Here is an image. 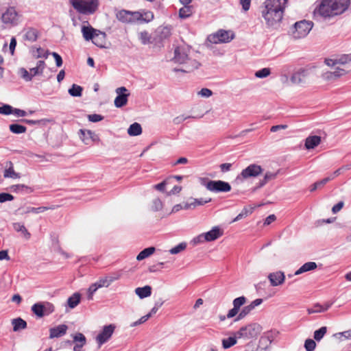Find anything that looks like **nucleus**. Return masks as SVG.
Instances as JSON below:
<instances>
[{
	"label": "nucleus",
	"instance_id": "423d86ee",
	"mask_svg": "<svg viewBox=\"0 0 351 351\" xmlns=\"http://www.w3.org/2000/svg\"><path fill=\"white\" fill-rule=\"evenodd\" d=\"M21 14L16 11L15 7L8 8L3 13L1 17V22L5 27H12L16 26L21 21Z\"/></svg>",
	"mask_w": 351,
	"mask_h": 351
},
{
	"label": "nucleus",
	"instance_id": "9d476101",
	"mask_svg": "<svg viewBox=\"0 0 351 351\" xmlns=\"http://www.w3.org/2000/svg\"><path fill=\"white\" fill-rule=\"evenodd\" d=\"M262 172L263 169L260 165L252 164L242 170L241 173L237 176V180L242 181L250 178L257 177L262 173Z\"/></svg>",
	"mask_w": 351,
	"mask_h": 351
},
{
	"label": "nucleus",
	"instance_id": "c756f323",
	"mask_svg": "<svg viewBox=\"0 0 351 351\" xmlns=\"http://www.w3.org/2000/svg\"><path fill=\"white\" fill-rule=\"evenodd\" d=\"M14 229L18 232H21V235L27 240H28L31 237V234L28 232L25 226L21 223H14L13 224Z\"/></svg>",
	"mask_w": 351,
	"mask_h": 351
},
{
	"label": "nucleus",
	"instance_id": "f704fd0d",
	"mask_svg": "<svg viewBox=\"0 0 351 351\" xmlns=\"http://www.w3.org/2000/svg\"><path fill=\"white\" fill-rule=\"evenodd\" d=\"M156 251L154 247H149L142 250L137 256L136 259L138 261H142L151 255H152Z\"/></svg>",
	"mask_w": 351,
	"mask_h": 351
},
{
	"label": "nucleus",
	"instance_id": "3c124183",
	"mask_svg": "<svg viewBox=\"0 0 351 351\" xmlns=\"http://www.w3.org/2000/svg\"><path fill=\"white\" fill-rule=\"evenodd\" d=\"M204 242H207L205 237V234L202 233L195 238L193 239L191 243L193 244V245H197L200 243H203Z\"/></svg>",
	"mask_w": 351,
	"mask_h": 351
},
{
	"label": "nucleus",
	"instance_id": "603ef678",
	"mask_svg": "<svg viewBox=\"0 0 351 351\" xmlns=\"http://www.w3.org/2000/svg\"><path fill=\"white\" fill-rule=\"evenodd\" d=\"M99 289V287H97V282H95L92 284L88 289V299L92 300L93 294L97 291V290Z\"/></svg>",
	"mask_w": 351,
	"mask_h": 351
},
{
	"label": "nucleus",
	"instance_id": "5fc2aeb1",
	"mask_svg": "<svg viewBox=\"0 0 351 351\" xmlns=\"http://www.w3.org/2000/svg\"><path fill=\"white\" fill-rule=\"evenodd\" d=\"M0 113L3 114H10L12 113V107L10 105L3 104L0 106Z\"/></svg>",
	"mask_w": 351,
	"mask_h": 351
},
{
	"label": "nucleus",
	"instance_id": "4be33fe9",
	"mask_svg": "<svg viewBox=\"0 0 351 351\" xmlns=\"http://www.w3.org/2000/svg\"><path fill=\"white\" fill-rule=\"evenodd\" d=\"M5 168V169L3 172L4 178L17 179L21 177L19 173L15 172L13 163L11 161L6 162Z\"/></svg>",
	"mask_w": 351,
	"mask_h": 351
},
{
	"label": "nucleus",
	"instance_id": "49530a36",
	"mask_svg": "<svg viewBox=\"0 0 351 351\" xmlns=\"http://www.w3.org/2000/svg\"><path fill=\"white\" fill-rule=\"evenodd\" d=\"M271 73L269 68H263L255 73V76L258 78H264L269 76Z\"/></svg>",
	"mask_w": 351,
	"mask_h": 351
},
{
	"label": "nucleus",
	"instance_id": "2eb2a0df",
	"mask_svg": "<svg viewBox=\"0 0 351 351\" xmlns=\"http://www.w3.org/2000/svg\"><path fill=\"white\" fill-rule=\"evenodd\" d=\"M116 93L118 95L114 99L115 106L117 108H121L126 105L128 102V98L130 95V93H128L126 88L123 86L117 88Z\"/></svg>",
	"mask_w": 351,
	"mask_h": 351
},
{
	"label": "nucleus",
	"instance_id": "09e8293b",
	"mask_svg": "<svg viewBox=\"0 0 351 351\" xmlns=\"http://www.w3.org/2000/svg\"><path fill=\"white\" fill-rule=\"evenodd\" d=\"M186 247V244L185 243H181L179 245H178L177 246L171 248L169 252L172 254H178L180 252L185 250Z\"/></svg>",
	"mask_w": 351,
	"mask_h": 351
},
{
	"label": "nucleus",
	"instance_id": "c85d7f7f",
	"mask_svg": "<svg viewBox=\"0 0 351 351\" xmlns=\"http://www.w3.org/2000/svg\"><path fill=\"white\" fill-rule=\"evenodd\" d=\"M38 32L37 29L32 27H28L25 29L24 38L29 42H34L38 38Z\"/></svg>",
	"mask_w": 351,
	"mask_h": 351
},
{
	"label": "nucleus",
	"instance_id": "a19ab883",
	"mask_svg": "<svg viewBox=\"0 0 351 351\" xmlns=\"http://www.w3.org/2000/svg\"><path fill=\"white\" fill-rule=\"evenodd\" d=\"M9 128L10 130L14 134L25 133L27 130L26 127L19 124H11Z\"/></svg>",
	"mask_w": 351,
	"mask_h": 351
},
{
	"label": "nucleus",
	"instance_id": "7c9ffc66",
	"mask_svg": "<svg viewBox=\"0 0 351 351\" xmlns=\"http://www.w3.org/2000/svg\"><path fill=\"white\" fill-rule=\"evenodd\" d=\"M135 293L140 298H145L151 295L152 288L148 285L143 287H138L135 289Z\"/></svg>",
	"mask_w": 351,
	"mask_h": 351
},
{
	"label": "nucleus",
	"instance_id": "4d7b16f0",
	"mask_svg": "<svg viewBox=\"0 0 351 351\" xmlns=\"http://www.w3.org/2000/svg\"><path fill=\"white\" fill-rule=\"evenodd\" d=\"M171 178H169L167 180H164L163 182L154 185V188L158 191L163 192L165 191V186L167 184V183Z\"/></svg>",
	"mask_w": 351,
	"mask_h": 351
},
{
	"label": "nucleus",
	"instance_id": "de8ad7c7",
	"mask_svg": "<svg viewBox=\"0 0 351 351\" xmlns=\"http://www.w3.org/2000/svg\"><path fill=\"white\" fill-rule=\"evenodd\" d=\"M246 302V298L244 296H241L235 298L233 300L234 308H236L239 311L241 306H243Z\"/></svg>",
	"mask_w": 351,
	"mask_h": 351
},
{
	"label": "nucleus",
	"instance_id": "c9c22d12",
	"mask_svg": "<svg viewBox=\"0 0 351 351\" xmlns=\"http://www.w3.org/2000/svg\"><path fill=\"white\" fill-rule=\"evenodd\" d=\"M142 132V128L138 123H132L128 128V133L130 136H137Z\"/></svg>",
	"mask_w": 351,
	"mask_h": 351
},
{
	"label": "nucleus",
	"instance_id": "ddd939ff",
	"mask_svg": "<svg viewBox=\"0 0 351 351\" xmlns=\"http://www.w3.org/2000/svg\"><path fill=\"white\" fill-rule=\"evenodd\" d=\"M205 186L208 190L215 192H228L231 190L229 183L221 180H210L206 182Z\"/></svg>",
	"mask_w": 351,
	"mask_h": 351
},
{
	"label": "nucleus",
	"instance_id": "cd10ccee",
	"mask_svg": "<svg viewBox=\"0 0 351 351\" xmlns=\"http://www.w3.org/2000/svg\"><path fill=\"white\" fill-rule=\"evenodd\" d=\"M317 264L315 262H308L300 267L294 274V275H300L304 272L314 270L317 268Z\"/></svg>",
	"mask_w": 351,
	"mask_h": 351
},
{
	"label": "nucleus",
	"instance_id": "1a4fd4ad",
	"mask_svg": "<svg viewBox=\"0 0 351 351\" xmlns=\"http://www.w3.org/2000/svg\"><path fill=\"white\" fill-rule=\"evenodd\" d=\"M54 306L48 302H38L32 306V312L38 317L49 315L54 311Z\"/></svg>",
	"mask_w": 351,
	"mask_h": 351
},
{
	"label": "nucleus",
	"instance_id": "473e14b6",
	"mask_svg": "<svg viewBox=\"0 0 351 351\" xmlns=\"http://www.w3.org/2000/svg\"><path fill=\"white\" fill-rule=\"evenodd\" d=\"M81 300V295L79 293H73L71 297H69L67 300V304L68 306L71 308H74L75 306H77Z\"/></svg>",
	"mask_w": 351,
	"mask_h": 351
},
{
	"label": "nucleus",
	"instance_id": "ea45409f",
	"mask_svg": "<svg viewBox=\"0 0 351 351\" xmlns=\"http://www.w3.org/2000/svg\"><path fill=\"white\" fill-rule=\"evenodd\" d=\"M192 14V8L188 5H184L179 10V16L182 19L189 17Z\"/></svg>",
	"mask_w": 351,
	"mask_h": 351
},
{
	"label": "nucleus",
	"instance_id": "0e129e2a",
	"mask_svg": "<svg viewBox=\"0 0 351 351\" xmlns=\"http://www.w3.org/2000/svg\"><path fill=\"white\" fill-rule=\"evenodd\" d=\"M88 119L91 122H98L101 121L104 117L100 114H93L88 115Z\"/></svg>",
	"mask_w": 351,
	"mask_h": 351
},
{
	"label": "nucleus",
	"instance_id": "8fccbe9b",
	"mask_svg": "<svg viewBox=\"0 0 351 351\" xmlns=\"http://www.w3.org/2000/svg\"><path fill=\"white\" fill-rule=\"evenodd\" d=\"M316 343L314 340L308 339L305 341L304 348L306 351H313L315 348Z\"/></svg>",
	"mask_w": 351,
	"mask_h": 351
},
{
	"label": "nucleus",
	"instance_id": "774afa93",
	"mask_svg": "<svg viewBox=\"0 0 351 351\" xmlns=\"http://www.w3.org/2000/svg\"><path fill=\"white\" fill-rule=\"evenodd\" d=\"M339 338L343 337L345 339H351V330H348L337 334Z\"/></svg>",
	"mask_w": 351,
	"mask_h": 351
},
{
	"label": "nucleus",
	"instance_id": "6ab92c4d",
	"mask_svg": "<svg viewBox=\"0 0 351 351\" xmlns=\"http://www.w3.org/2000/svg\"><path fill=\"white\" fill-rule=\"evenodd\" d=\"M263 302V300L261 298L256 299L250 304L244 306L241 312L239 313L238 316L236 318V321H239L244 318L247 315H248L256 306L260 305Z\"/></svg>",
	"mask_w": 351,
	"mask_h": 351
},
{
	"label": "nucleus",
	"instance_id": "4c0bfd02",
	"mask_svg": "<svg viewBox=\"0 0 351 351\" xmlns=\"http://www.w3.org/2000/svg\"><path fill=\"white\" fill-rule=\"evenodd\" d=\"M237 337L234 335V337H230L227 339H223L222 340V346L224 349H228L234 346L237 343Z\"/></svg>",
	"mask_w": 351,
	"mask_h": 351
},
{
	"label": "nucleus",
	"instance_id": "6e6552de",
	"mask_svg": "<svg viewBox=\"0 0 351 351\" xmlns=\"http://www.w3.org/2000/svg\"><path fill=\"white\" fill-rule=\"evenodd\" d=\"M234 37V34L230 30L219 29L216 33L208 36V40L214 44L229 43Z\"/></svg>",
	"mask_w": 351,
	"mask_h": 351
},
{
	"label": "nucleus",
	"instance_id": "39448f33",
	"mask_svg": "<svg viewBox=\"0 0 351 351\" xmlns=\"http://www.w3.org/2000/svg\"><path fill=\"white\" fill-rule=\"evenodd\" d=\"M262 331V327L257 323H251L241 327L235 332L238 339H256Z\"/></svg>",
	"mask_w": 351,
	"mask_h": 351
},
{
	"label": "nucleus",
	"instance_id": "37998d69",
	"mask_svg": "<svg viewBox=\"0 0 351 351\" xmlns=\"http://www.w3.org/2000/svg\"><path fill=\"white\" fill-rule=\"evenodd\" d=\"M159 34L161 38H167L171 34V26H164L159 28Z\"/></svg>",
	"mask_w": 351,
	"mask_h": 351
},
{
	"label": "nucleus",
	"instance_id": "e2e57ef3",
	"mask_svg": "<svg viewBox=\"0 0 351 351\" xmlns=\"http://www.w3.org/2000/svg\"><path fill=\"white\" fill-rule=\"evenodd\" d=\"M121 274L120 272H116V273L112 274L110 276H106V278H108V280L109 281V283L110 285L112 282L119 279L121 278Z\"/></svg>",
	"mask_w": 351,
	"mask_h": 351
},
{
	"label": "nucleus",
	"instance_id": "a18cd8bd",
	"mask_svg": "<svg viewBox=\"0 0 351 351\" xmlns=\"http://www.w3.org/2000/svg\"><path fill=\"white\" fill-rule=\"evenodd\" d=\"M327 332L326 326L321 327L319 329L314 332V339L317 341H320Z\"/></svg>",
	"mask_w": 351,
	"mask_h": 351
},
{
	"label": "nucleus",
	"instance_id": "2f4dec72",
	"mask_svg": "<svg viewBox=\"0 0 351 351\" xmlns=\"http://www.w3.org/2000/svg\"><path fill=\"white\" fill-rule=\"evenodd\" d=\"M13 330L14 332L25 329L27 328V322L23 319L19 317L12 320Z\"/></svg>",
	"mask_w": 351,
	"mask_h": 351
},
{
	"label": "nucleus",
	"instance_id": "72a5a7b5",
	"mask_svg": "<svg viewBox=\"0 0 351 351\" xmlns=\"http://www.w3.org/2000/svg\"><path fill=\"white\" fill-rule=\"evenodd\" d=\"M45 67V62L44 60L38 61L36 66L30 69V73L32 74V77L35 75L41 74L43 72Z\"/></svg>",
	"mask_w": 351,
	"mask_h": 351
},
{
	"label": "nucleus",
	"instance_id": "864d4df0",
	"mask_svg": "<svg viewBox=\"0 0 351 351\" xmlns=\"http://www.w3.org/2000/svg\"><path fill=\"white\" fill-rule=\"evenodd\" d=\"M74 342L79 344H85L86 343V337L82 333H77L73 337Z\"/></svg>",
	"mask_w": 351,
	"mask_h": 351
},
{
	"label": "nucleus",
	"instance_id": "7ed1b4c3",
	"mask_svg": "<svg viewBox=\"0 0 351 351\" xmlns=\"http://www.w3.org/2000/svg\"><path fill=\"white\" fill-rule=\"evenodd\" d=\"M81 31L85 40H91L94 45L100 48L105 47L107 37L105 32L95 29L90 25H83Z\"/></svg>",
	"mask_w": 351,
	"mask_h": 351
},
{
	"label": "nucleus",
	"instance_id": "69168bd1",
	"mask_svg": "<svg viewBox=\"0 0 351 351\" xmlns=\"http://www.w3.org/2000/svg\"><path fill=\"white\" fill-rule=\"evenodd\" d=\"M34 56H36L37 58H47V51L42 49V48H38L37 50H36V53L34 54Z\"/></svg>",
	"mask_w": 351,
	"mask_h": 351
},
{
	"label": "nucleus",
	"instance_id": "20e7f679",
	"mask_svg": "<svg viewBox=\"0 0 351 351\" xmlns=\"http://www.w3.org/2000/svg\"><path fill=\"white\" fill-rule=\"evenodd\" d=\"M70 2L78 12L84 14H93L99 7L98 0H70Z\"/></svg>",
	"mask_w": 351,
	"mask_h": 351
},
{
	"label": "nucleus",
	"instance_id": "0eeeda50",
	"mask_svg": "<svg viewBox=\"0 0 351 351\" xmlns=\"http://www.w3.org/2000/svg\"><path fill=\"white\" fill-rule=\"evenodd\" d=\"M313 27L311 21L302 20L296 22L291 29V34L295 39L306 37Z\"/></svg>",
	"mask_w": 351,
	"mask_h": 351
},
{
	"label": "nucleus",
	"instance_id": "b1692460",
	"mask_svg": "<svg viewBox=\"0 0 351 351\" xmlns=\"http://www.w3.org/2000/svg\"><path fill=\"white\" fill-rule=\"evenodd\" d=\"M307 76V71L303 69L294 73L291 77V81L294 84H299L304 82V79Z\"/></svg>",
	"mask_w": 351,
	"mask_h": 351
},
{
	"label": "nucleus",
	"instance_id": "aec40b11",
	"mask_svg": "<svg viewBox=\"0 0 351 351\" xmlns=\"http://www.w3.org/2000/svg\"><path fill=\"white\" fill-rule=\"evenodd\" d=\"M68 326L65 324H60L49 330V338H58L66 334Z\"/></svg>",
	"mask_w": 351,
	"mask_h": 351
},
{
	"label": "nucleus",
	"instance_id": "6e6d98bb",
	"mask_svg": "<svg viewBox=\"0 0 351 351\" xmlns=\"http://www.w3.org/2000/svg\"><path fill=\"white\" fill-rule=\"evenodd\" d=\"M97 287H108L110 286L109 281L108 278L105 277L100 278L97 282Z\"/></svg>",
	"mask_w": 351,
	"mask_h": 351
},
{
	"label": "nucleus",
	"instance_id": "a211bd4d",
	"mask_svg": "<svg viewBox=\"0 0 351 351\" xmlns=\"http://www.w3.org/2000/svg\"><path fill=\"white\" fill-rule=\"evenodd\" d=\"M268 279L271 286L276 287L284 283L285 275L284 272L280 271L272 272L269 274Z\"/></svg>",
	"mask_w": 351,
	"mask_h": 351
},
{
	"label": "nucleus",
	"instance_id": "f257e3e1",
	"mask_svg": "<svg viewBox=\"0 0 351 351\" xmlns=\"http://www.w3.org/2000/svg\"><path fill=\"white\" fill-rule=\"evenodd\" d=\"M288 0H265L261 8V16L268 27L276 28L280 24Z\"/></svg>",
	"mask_w": 351,
	"mask_h": 351
},
{
	"label": "nucleus",
	"instance_id": "f8f14e48",
	"mask_svg": "<svg viewBox=\"0 0 351 351\" xmlns=\"http://www.w3.org/2000/svg\"><path fill=\"white\" fill-rule=\"evenodd\" d=\"M348 71L339 66H336L334 71H326L322 75L324 80L332 83L337 81L340 77L347 75Z\"/></svg>",
	"mask_w": 351,
	"mask_h": 351
},
{
	"label": "nucleus",
	"instance_id": "5701e85b",
	"mask_svg": "<svg viewBox=\"0 0 351 351\" xmlns=\"http://www.w3.org/2000/svg\"><path fill=\"white\" fill-rule=\"evenodd\" d=\"M223 230H221L219 227H214L211 230L204 233L205 234V237H206V240L207 242H210V241H215L216 239H217L218 238H219L220 237H221L223 235Z\"/></svg>",
	"mask_w": 351,
	"mask_h": 351
},
{
	"label": "nucleus",
	"instance_id": "f03ea898",
	"mask_svg": "<svg viewBox=\"0 0 351 351\" xmlns=\"http://www.w3.org/2000/svg\"><path fill=\"white\" fill-rule=\"evenodd\" d=\"M350 4V0H322L314 14L324 18H331L345 12Z\"/></svg>",
	"mask_w": 351,
	"mask_h": 351
},
{
	"label": "nucleus",
	"instance_id": "a878e982",
	"mask_svg": "<svg viewBox=\"0 0 351 351\" xmlns=\"http://www.w3.org/2000/svg\"><path fill=\"white\" fill-rule=\"evenodd\" d=\"M321 143V137L319 136H309L305 140V147L312 149L318 146Z\"/></svg>",
	"mask_w": 351,
	"mask_h": 351
},
{
	"label": "nucleus",
	"instance_id": "412c9836",
	"mask_svg": "<svg viewBox=\"0 0 351 351\" xmlns=\"http://www.w3.org/2000/svg\"><path fill=\"white\" fill-rule=\"evenodd\" d=\"M350 60L351 59L349 58L348 56L344 55L340 57L339 58L337 59H326L325 63L328 66L335 67L339 66L341 67V66H344L347 62H350Z\"/></svg>",
	"mask_w": 351,
	"mask_h": 351
},
{
	"label": "nucleus",
	"instance_id": "bf43d9fd",
	"mask_svg": "<svg viewBox=\"0 0 351 351\" xmlns=\"http://www.w3.org/2000/svg\"><path fill=\"white\" fill-rule=\"evenodd\" d=\"M14 199V197L9 193H0V202H5L6 201H11Z\"/></svg>",
	"mask_w": 351,
	"mask_h": 351
},
{
	"label": "nucleus",
	"instance_id": "4468645a",
	"mask_svg": "<svg viewBox=\"0 0 351 351\" xmlns=\"http://www.w3.org/2000/svg\"><path fill=\"white\" fill-rule=\"evenodd\" d=\"M114 329L115 326L114 324H109L103 328L102 330L96 337V341L99 347L110 339L114 332Z\"/></svg>",
	"mask_w": 351,
	"mask_h": 351
},
{
	"label": "nucleus",
	"instance_id": "13d9d810",
	"mask_svg": "<svg viewBox=\"0 0 351 351\" xmlns=\"http://www.w3.org/2000/svg\"><path fill=\"white\" fill-rule=\"evenodd\" d=\"M198 95L203 97H209L213 95V92L211 90L204 88H202L200 91L198 92Z\"/></svg>",
	"mask_w": 351,
	"mask_h": 351
},
{
	"label": "nucleus",
	"instance_id": "338daca9",
	"mask_svg": "<svg viewBox=\"0 0 351 351\" xmlns=\"http://www.w3.org/2000/svg\"><path fill=\"white\" fill-rule=\"evenodd\" d=\"M343 205H344L343 202L341 201V202H338L337 204H335L332 208V212L334 214L338 213L339 211H340L342 209V208L343 207Z\"/></svg>",
	"mask_w": 351,
	"mask_h": 351
},
{
	"label": "nucleus",
	"instance_id": "58836bf2",
	"mask_svg": "<svg viewBox=\"0 0 351 351\" xmlns=\"http://www.w3.org/2000/svg\"><path fill=\"white\" fill-rule=\"evenodd\" d=\"M278 173L267 172L262 180L259 182V187L263 186L269 181L273 180L276 178Z\"/></svg>",
	"mask_w": 351,
	"mask_h": 351
},
{
	"label": "nucleus",
	"instance_id": "bb28decb",
	"mask_svg": "<svg viewBox=\"0 0 351 351\" xmlns=\"http://www.w3.org/2000/svg\"><path fill=\"white\" fill-rule=\"evenodd\" d=\"M138 12V14L140 15L139 17H138V22L149 23L152 21L154 18V13L152 11L142 10Z\"/></svg>",
	"mask_w": 351,
	"mask_h": 351
},
{
	"label": "nucleus",
	"instance_id": "79ce46f5",
	"mask_svg": "<svg viewBox=\"0 0 351 351\" xmlns=\"http://www.w3.org/2000/svg\"><path fill=\"white\" fill-rule=\"evenodd\" d=\"M82 88L77 84H73L72 87L69 88V93L73 97H80L82 93Z\"/></svg>",
	"mask_w": 351,
	"mask_h": 351
},
{
	"label": "nucleus",
	"instance_id": "052dcab7",
	"mask_svg": "<svg viewBox=\"0 0 351 351\" xmlns=\"http://www.w3.org/2000/svg\"><path fill=\"white\" fill-rule=\"evenodd\" d=\"M20 71H21L23 78L25 81L28 82V81L32 80V74L30 73H29L25 69L22 68V69H21Z\"/></svg>",
	"mask_w": 351,
	"mask_h": 351
},
{
	"label": "nucleus",
	"instance_id": "f3484780",
	"mask_svg": "<svg viewBox=\"0 0 351 351\" xmlns=\"http://www.w3.org/2000/svg\"><path fill=\"white\" fill-rule=\"evenodd\" d=\"M200 64L195 59H192L188 57L184 63L179 69H176V71H182L185 73H190L197 69Z\"/></svg>",
	"mask_w": 351,
	"mask_h": 351
},
{
	"label": "nucleus",
	"instance_id": "680f3d73",
	"mask_svg": "<svg viewBox=\"0 0 351 351\" xmlns=\"http://www.w3.org/2000/svg\"><path fill=\"white\" fill-rule=\"evenodd\" d=\"M140 38L141 40L142 43L147 44L149 43L150 37L147 32H142L140 33Z\"/></svg>",
	"mask_w": 351,
	"mask_h": 351
},
{
	"label": "nucleus",
	"instance_id": "9b49d317",
	"mask_svg": "<svg viewBox=\"0 0 351 351\" xmlns=\"http://www.w3.org/2000/svg\"><path fill=\"white\" fill-rule=\"evenodd\" d=\"M138 12L121 10L117 12L116 18L123 23H135L138 22Z\"/></svg>",
	"mask_w": 351,
	"mask_h": 351
},
{
	"label": "nucleus",
	"instance_id": "393cba45",
	"mask_svg": "<svg viewBox=\"0 0 351 351\" xmlns=\"http://www.w3.org/2000/svg\"><path fill=\"white\" fill-rule=\"evenodd\" d=\"M188 57V55L185 53L183 49L177 47L175 49L173 60L182 66Z\"/></svg>",
	"mask_w": 351,
	"mask_h": 351
},
{
	"label": "nucleus",
	"instance_id": "c03bdc74",
	"mask_svg": "<svg viewBox=\"0 0 351 351\" xmlns=\"http://www.w3.org/2000/svg\"><path fill=\"white\" fill-rule=\"evenodd\" d=\"M54 208H55V206H52V207L40 206V207H38V208L29 207V208H27L26 213H33L38 214V213L46 211L47 210L54 209Z\"/></svg>",
	"mask_w": 351,
	"mask_h": 351
},
{
	"label": "nucleus",
	"instance_id": "e433bc0d",
	"mask_svg": "<svg viewBox=\"0 0 351 351\" xmlns=\"http://www.w3.org/2000/svg\"><path fill=\"white\" fill-rule=\"evenodd\" d=\"M11 190L13 192H25V193H32L33 190L31 187H29L25 184H15L11 186Z\"/></svg>",
	"mask_w": 351,
	"mask_h": 351
},
{
	"label": "nucleus",
	"instance_id": "dca6fc26",
	"mask_svg": "<svg viewBox=\"0 0 351 351\" xmlns=\"http://www.w3.org/2000/svg\"><path fill=\"white\" fill-rule=\"evenodd\" d=\"M79 137L85 145H89L91 141L95 142L99 140L97 135L90 130L80 129Z\"/></svg>",
	"mask_w": 351,
	"mask_h": 351
}]
</instances>
